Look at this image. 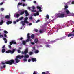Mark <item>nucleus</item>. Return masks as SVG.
Returning <instances> with one entry per match:
<instances>
[{
	"instance_id": "f257e3e1",
	"label": "nucleus",
	"mask_w": 74,
	"mask_h": 74,
	"mask_svg": "<svg viewBox=\"0 0 74 74\" xmlns=\"http://www.w3.org/2000/svg\"><path fill=\"white\" fill-rule=\"evenodd\" d=\"M28 53V48H27L25 51H23L21 52V54L22 55H24L25 56H24V58H28L29 57V56L28 54H27V53Z\"/></svg>"
},
{
	"instance_id": "f03ea898",
	"label": "nucleus",
	"mask_w": 74,
	"mask_h": 74,
	"mask_svg": "<svg viewBox=\"0 0 74 74\" xmlns=\"http://www.w3.org/2000/svg\"><path fill=\"white\" fill-rule=\"evenodd\" d=\"M15 63V61L13 59H12L10 61L5 62L6 64H8L9 65H12V64H13V63Z\"/></svg>"
},
{
	"instance_id": "7ed1b4c3",
	"label": "nucleus",
	"mask_w": 74,
	"mask_h": 74,
	"mask_svg": "<svg viewBox=\"0 0 74 74\" xmlns=\"http://www.w3.org/2000/svg\"><path fill=\"white\" fill-rule=\"evenodd\" d=\"M57 17L59 18H64V14H63L58 13L57 14Z\"/></svg>"
},
{
	"instance_id": "20e7f679",
	"label": "nucleus",
	"mask_w": 74,
	"mask_h": 74,
	"mask_svg": "<svg viewBox=\"0 0 74 74\" xmlns=\"http://www.w3.org/2000/svg\"><path fill=\"white\" fill-rule=\"evenodd\" d=\"M23 57H24V56L23 55H18L16 56V58H17V59H18V58H19V59H21V58H23Z\"/></svg>"
},
{
	"instance_id": "39448f33",
	"label": "nucleus",
	"mask_w": 74,
	"mask_h": 74,
	"mask_svg": "<svg viewBox=\"0 0 74 74\" xmlns=\"http://www.w3.org/2000/svg\"><path fill=\"white\" fill-rule=\"evenodd\" d=\"M24 12H25V16H29V14L27 11L26 10H25Z\"/></svg>"
},
{
	"instance_id": "423d86ee",
	"label": "nucleus",
	"mask_w": 74,
	"mask_h": 74,
	"mask_svg": "<svg viewBox=\"0 0 74 74\" xmlns=\"http://www.w3.org/2000/svg\"><path fill=\"white\" fill-rule=\"evenodd\" d=\"M34 16H36V15H39V11H37L36 13H34Z\"/></svg>"
},
{
	"instance_id": "0eeeda50",
	"label": "nucleus",
	"mask_w": 74,
	"mask_h": 74,
	"mask_svg": "<svg viewBox=\"0 0 74 74\" xmlns=\"http://www.w3.org/2000/svg\"><path fill=\"white\" fill-rule=\"evenodd\" d=\"M31 60L32 62H36L37 61V59L36 58H31Z\"/></svg>"
},
{
	"instance_id": "6e6552de",
	"label": "nucleus",
	"mask_w": 74,
	"mask_h": 74,
	"mask_svg": "<svg viewBox=\"0 0 74 74\" xmlns=\"http://www.w3.org/2000/svg\"><path fill=\"white\" fill-rule=\"evenodd\" d=\"M16 50V49L15 48L12 49V51L11 50V54H13V53Z\"/></svg>"
},
{
	"instance_id": "1a4fd4ad",
	"label": "nucleus",
	"mask_w": 74,
	"mask_h": 74,
	"mask_svg": "<svg viewBox=\"0 0 74 74\" xmlns=\"http://www.w3.org/2000/svg\"><path fill=\"white\" fill-rule=\"evenodd\" d=\"M15 60L16 63H19V62L20 61V60L17 58L15 59Z\"/></svg>"
},
{
	"instance_id": "9d476101",
	"label": "nucleus",
	"mask_w": 74,
	"mask_h": 74,
	"mask_svg": "<svg viewBox=\"0 0 74 74\" xmlns=\"http://www.w3.org/2000/svg\"><path fill=\"white\" fill-rule=\"evenodd\" d=\"M37 8L39 10V11H42L41 10V7H39V6H37Z\"/></svg>"
},
{
	"instance_id": "9b49d317",
	"label": "nucleus",
	"mask_w": 74,
	"mask_h": 74,
	"mask_svg": "<svg viewBox=\"0 0 74 74\" xmlns=\"http://www.w3.org/2000/svg\"><path fill=\"white\" fill-rule=\"evenodd\" d=\"M6 23L7 25H9V24H11V23H12V21H8Z\"/></svg>"
},
{
	"instance_id": "f8f14e48",
	"label": "nucleus",
	"mask_w": 74,
	"mask_h": 74,
	"mask_svg": "<svg viewBox=\"0 0 74 74\" xmlns=\"http://www.w3.org/2000/svg\"><path fill=\"white\" fill-rule=\"evenodd\" d=\"M6 53H10L11 54V50H9L8 51H7L6 52Z\"/></svg>"
},
{
	"instance_id": "ddd939ff",
	"label": "nucleus",
	"mask_w": 74,
	"mask_h": 74,
	"mask_svg": "<svg viewBox=\"0 0 74 74\" xmlns=\"http://www.w3.org/2000/svg\"><path fill=\"white\" fill-rule=\"evenodd\" d=\"M20 23L22 24L23 26H24V25H25V23L24 22V21H21L20 22Z\"/></svg>"
},
{
	"instance_id": "4468645a",
	"label": "nucleus",
	"mask_w": 74,
	"mask_h": 74,
	"mask_svg": "<svg viewBox=\"0 0 74 74\" xmlns=\"http://www.w3.org/2000/svg\"><path fill=\"white\" fill-rule=\"evenodd\" d=\"M27 37L28 39H30V34L28 33L27 35Z\"/></svg>"
},
{
	"instance_id": "2eb2a0df",
	"label": "nucleus",
	"mask_w": 74,
	"mask_h": 74,
	"mask_svg": "<svg viewBox=\"0 0 74 74\" xmlns=\"http://www.w3.org/2000/svg\"><path fill=\"white\" fill-rule=\"evenodd\" d=\"M5 18H6V19H10V16L8 15H6L5 16Z\"/></svg>"
},
{
	"instance_id": "dca6fc26",
	"label": "nucleus",
	"mask_w": 74,
	"mask_h": 74,
	"mask_svg": "<svg viewBox=\"0 0 74 74\" xmlns=\"http://www.w3.org/2000/svg\"><path fill=\"white\" fill-rule=\"evenodd\" d=\"M74 36V33H73V34H69L68 35V37H71V36Z\"/></svg>"
},
{
	"instance_id": "f3484780",
	"label": "nucleus",
	"mask_w": 74,
	"mask_h": 74,
	"mask_svg": "<svg viewBox=\"0 0 74 74\" xmlns=\"http://www.w3.org/2000/svg\"><path fill=\"white\" fill-rule=\"evenodd\" d=\"M32 39H30V38L29 39L28 38V39H27L26 41V42H29V41H32Z\"/></svg>"
},
{
	"instance_id": "a211bd4d",
	"label": "nucleus",
	"mask_w": 74,
	"mask_h": 74,
	"mask_svg": "<svg viewBox=\"0 0 74 74\" xmlns=\"http://www.w3.org/2000/svg\"><path fill=\"white\" fill-rule=\"evenodd\" d=\"M25 14V11H23L21 12L20 13V15H23V14Z\"/></svg>"
},
{
	"instance_id": "6ab92c4d",
	"label": "nucleus",
	"mask_w": 74,
	"mask_h": 74,
	"mask_svg": "<svg viewBox=\"0 0 74 74\" xmlns=\"http://www.w3.org/2000/svg\"><path fill=\"white\" fill-rule=\"evenodd\" d=\"M38 41V39L36 38L34 40V42H35V43H37Z\"/></svg>"
},
{
	"instance_id": "aec40b11",
	"label": "nucleus",
	"mask_w": 74,
	"mask_h": 74,
	"mask_svg": "<svg viewBox=\"0 0 74 74\" xmlns=\"http://www.w3.org/2000/svg\"><path fill=\"white\" fill-rule=\"evenodd\" d=\"M12 44H16V42L14 40L12 41Z\"/></svg>"
},
{
	"instance_id": "412c9836",
	"label": "nucleus",
	"mask_w": 74,
	"mask_h": 74,
	"mask_svg": "<svg viewBox=\"0 0 74 74\" xmlns=\"http://www.w3.org/2000/svg\"><path fill=\"white\" fill-rule=\"evenodd\" d=\"M70 22L71 23V24L72 25L73 24H74V22L72 21V20H71L70 21Z\"/></svg>"
},
{
	"instance_id": "4be33fe9",
	"label": "nucleus",
	"mask_w": 74,
	"mask_h": 74,
	"mask_svg": "<svg viewBox=\"0 0 74 74\" xmlns=\"http://www.w3.org/2000/svg\"><path fill=\"white\" fill-rule=\"evenodd\" d=\"M39 52V51L38 50H36L34 51L35 53H38Z\"/></svg>"
},
{
	"instance_id": "5701e85b",
	"label": "nucleus",
	"mask_w": 74,
	"mask_h": 74,
	"mask_svg": "<svg viewBox=\"0 0 74 74\" xmlns=\"http://www.w3.org/2000/svg\"><path fill=\"white\" fill-rule=\"evenodd\" d=\"M31 38H32V39H33L34 38V34H32L31 35Z\"/></svg>"
},
{
	"instance_id": "b1692460",
	"label": "nucleus",
	"mask_w": 74,
	"mask_h": 74,
	"mask_svg": "<svg viewBox=\"0 0 74 74\" xmlns=\"http://www.w3.org/2000/svg\"><path fill=\"white\" fill-rule=\"evenodd\" d=\"M4 23L3 20H2L1 22H0V25H2L3 23Z\"/></svg>"
},
{
	"instance_id": "393cba45",
	"label": "nucleus",
	"mask_w": 74,
	"mask_h": 74,
	"mask_svg": "<svg viewBox=\"0 0 74 74\" xmlns=\"http://www.w3.org/2000/svg\"><path fill=\"white\" fill-rule=\"evenodd\" d=\"M33 52L31 51L29 52V55H33Z\"/></svg>"
},
{
	"instance_id": "a878e982",
	"label": "nucleus",
	"mask_w": 74,
	"mask_h": 74,
	"mask_svg": "<svg viewBox=\"0 0 74 74\" xmlns=\"http://www.w3.org/2000/svg\"><path fill=\"white\" fill-rule=\"evenodd\" d=\"M56 42V40L51 41L50 42V43L51 44H53V43H55Z\"/></svg>"
},
{
	"instance_id": "bb28decb",
	"label": "nucleus",
	"mask_w": 74,
	"mask_h": 74,
	"mask_svg": "<svg viewBox=\"0 0 74 74\" xmlns=\"http://www.w3.org/2000/svg\"><path fill=\"white\" fill-rule=\"evenodd\" d=\"M5 49H3L2 50V53H4V52H5Z\"/></svg>"
},
{
	"instance_id": "cd10ccee",
	"label": "nucleus",
	"mask_w": 74,
	"mask_h": 74,
	"mask_svg": "<svg viewBox=\"0 0 74 74\" xmlns=\"http://www.w3.org/2000/svg\"><path fill=\"white\" fill-rule=\"evenodd\" d=\"M66 12L67 14H70L71 13L69 10H66Z\"/></svg>"
},
{
	"instance_id": "c85d7f7f",
	"label": "nucleus",
	"mask_w": 74,
	"mask_h": 74,
	"mask_svg": "<svg viewBox=\"0 0 74 74\" xmlns=\"http://www.w3.org/2000/svg\"><path fill=\"white\" fill-rule=\"evenodd\" d=\"M22 44L23 45H26V41H23V43Z\"/></svg>"
},
{
	"instance_id": "c756f323",
	"label": "nucleus",
	"mask_w": 74,
	"mask_h": 74,
	"mask_svg": "<svg viewBox=\"0 0 74 74\" xmlns=\"http://www.w3.org/2000/svg\"><path fill=\"white\" fill-rule=\"evenodd\" d=\"M24 22L25 23H29V22L27 20L24 21Z\"/></svg>"
},
{
	"instance_id": "7c9ffc66",
	"label": "nucleus",
	"mask_w": 74,
	"mask_h": 74,
	"mask_svg": "<svg viewBox=\"0 0 74 74\" xmlns=\"http://www.w3.org/2000/svg\"><path fill=\"white\" fill-rule=\"evenodd\" d=\"M19 16H20V15L18 14H17L16 15V16L17 18H18V17H19Z\"/></svg>"
},
{
	"instance_id": "2f4dec72",
	"label": "nucleus",
	"mask_w": 74,
	"mask_h": 74,
	"mask_svg": "<svg viewBox=\"0 0 74 74\" xmlns=\"http://www.w3.org/2000/svg\"><path fill=\"white\" fill-rule=\"evenodd\" d=\"M49 16L47 14V19H49Z\"/></svg>"
},
{
	"instance_id": "473e14b6",
	"label": "nucleus",
	"mask_w": 74,
	"mask_h": 74,
	"mask_svg": "<svg viewBox=\"0 0 74 74\" xmlns=\"http://www.w3.org/2000/svg\"><path fill=\"white\" fill-rule=\"evenodd\" d=\"M68 8V6L66 5L65 6V8L64 9V10H66Z\"/></svg>"
},
{
	"instance_id": "72a5a7b5",
	"label": "nucleus",
	"mask_w": 74,
	"mask_h": 74,
	"mask_svg": "<svg viewBox=\"0 0 74 74\" xmlns=\"http://www.w3.org/2000/svg\"><path fill=\"white\" fill-rule=\"evenodd\" d=\"M31 11L32 12H36V10H34V9H33V10H31Z\"/></svg>"
},
{
	"instance_id": "f704fd0d",
	"label": "nucleus",
	"mask_w": 74,
	"mask_h": 74,
	"mask_svg": "<svg viewBox=\"0 0 74 74\" xmlns=\"http://www.w3.org/2000/svg\"><path fill=\"white\" fill-rule=\"evenodd\" d=\"M22 4V3H18V5H21Z\"/></svg>"
},
{
	"instance_id": "c9c22d12",
	"label": "nucleus",
	"mask_w": 74,
	"mask_h": 74,
	"mask_svg": "<svg viewBox=\"0 0 74 74\" xmlns=\"http://www.w3.org/2000/svg\"><path fill=\"white\" fill-rule=\"evenodd\" d=\"M4 32L5 34H7V33H8V32L6 30H4Z\"/></svg>"
},
{
	"instance_id": "e433bc0d",
	"label": "nucleus",
	"mask_w": 74,
	"mask_h": 74,
	"mask_svg": "<svg viewBox=\"0 0 74 74\" xmlns=\"http://www.w3.org/2000/svg\"><path fill=\"white\" fill-rule=\"evenodd\" d=\"M27 19H28V17H26L25 18L24 21H27Z\"/></svg>"
},
{
	"instance_id": "4c0bfd02",
	"label": "nucleus",
	"mask_w": 74,
	"mask_h": 74,
	"mask_svg": "<svg viewBox=\"0 0 74 74\" xmlns=\"http://www.w3.org/2000/svg\"><path fill=\"white\" fill-rule=\"evenodd\" d=\"M39 32H40V33H42L43 32V30H40Z\"/></svg>"
},
{
	"instance_id": "58836bf2",
	"label": "nucleus",
	"mask_w": 74,
	"mask_h": 74,
	"mask_svg": "<svg viewBox=\"0 0 74 74\" xmlns=\"http://www.w3.org/2000/svg\"><path fill=\"white\" fill-rule=\"evenodd\" d=\"M48 42H47V44H50L51 43V41H50V40H48Z\"/></svg>"
},
{
	"instance_id": "ea45409f",
	"label": "nucleus",
	"mask_w": 74,
	"mask_h": 74,
	"mask_svg": "<svg viewBox=\"0 0 74 74\" xmlns=\"http://www.w3.org/2000/svg\"><path fill=\"white\" fill-rule=\"evenodd\" d=\"M23 19V17H21L20 18H19V20H22V19Z\"/></svg>"
},
{
	"instance_id": "a19ab883",
	"label": "nucleus",
	"mask_w": 74,
	"mask_h": 74,
	"mask_svg": "<svg viewBox=\"0 0 74 74\" xmlns=\"http://www.w3.org/2000/svg\"><path fill=\"white\" fill-rule=\"evenodd\" d=\"M51 45H47V47H49V48H50L51 47Z\"/></svg>"
},
{
	"instance_id": "79ce46f5",
	"label": "nucleus",
	"mask_w": 74,
	"mask_h": 74,
	"mask_svg": "<svg viewBox=\"0 0 74 74\" xmlns=\"http://www.w3.org/2000/svg\"><path fill=\"white\" fill-rule=\"evenodd\" d=\"M51 21H53V20H49V22H47V23H49Z\"/></svg>"
},
{
	"instance_id": "37998d69",
	"label": "nucleus",
	"mask_w": 74,
	"mask_h": 74,
	"mask_svg": "<svg viewBox=\"0 0 74 74\" xmlns=\"http://www.w3.org/2000/svg\"><path fill=\"white\" fill-rule=\"evenodd\" d=\"M3 35H0V38H2V37H3Z\"/></svg>"
},
{
	"instance_id": "c03bdc74",
	"label": "nucleus",
	"mask_w": 74,
	"mask_h": 74,
	"mask_svg": "<svg viewBox=\"0 0 74 74\" xmlns=\"http://www.w3.org/2000/svg\"><path fill=\"white\" fill-rule=\"evenodd\" d=\"M23 60L24 62H26V61H27V59H26L24 58L23 59Z\"/></svg>"
},
{
	"instance_id": "a18cd8bd",
	"label": "nucleus",
	"mask_w": 74,
	"mask_h": 74,
	"mask_svg": "<svg viewBox=\"0 0 74 74\" xmlns=\"http://www.w3.org/2000/svg\"><path fill=\"white\" fill-rule=\"evenodd\" d=\"M4 36L5 37H7V34H4Z\"/></svg>"
},
{
	"instance_id": "49530a36",
	"label": "nucleus",
	"mask_w": 74,
	"mask_h": 74,
	"mask_svg": "<svg viewBox=\"0 0 74 74\" xmlns=\"http://www.w3.org/2000/svg\"><path fill=\"white\" fill-rule=\"evenodd\" d=\"M9 48H10V49H11V45H8Z\"/></svg>"
},
{
	"instance_id": "de8ad7c7",
	"label": "nucleus",
	"mask_w": 74,
	"mask_h": 74,
	"mask_svg": "<svg viewBox=\"0 0 74 74\" xmlns=\"http://www.w3.org/2000/svg\"><path fill=\"white\" fill-rule=\"evenodd\" d=\"M40 22V20H38L36 21V23H38V22Z\"/></svg>"
},
{
	"instance_id": "09e8293b",
	"label": "nucleus",
	"mask_w": 74,
	"mask_h": 74,
	"mask_svg": "<svg viewBox=\"0 0 74 74\" xmlns=\"http://www.w3.org/2000/svg\"><path fill=\"white\" fill-rule=\"evenodd\" d=\"M33 3H34V4H36L37 3H36V1H34L33 2Z\"/></svg>"
},
{
	"instance_id": "8fccbe9b",
	"label": "nucleus",
	"mask_w": 74,
	"mask_h": 74,
	"mask_svg": "<svg viewBox=\"0 0 74 74\" xmlns=\"http://www.w3.org/2000/svg\"><path fill=\"white\" fill-rule=\"evenodd\" d=\"M28 62H29V63L30 62V61H31V59H28Z\"/></svg>"
},
{
	"instance_id": "3c124183",
	"label": "nucleus",
	"mask_w": 74,
	"mask_h": 74,
	"mask_svg": "<svg viewBox=\"0 0 74 74\" xmlns=\"http://www.w3.org/2000/svg\"><path fill=\"white\" fill-rule=\"evenodd\" d=\"M3 3H4L3 2H1L0 3V5H2L3 4Z\"/></svg>"
},
{
	"instance_id": "603ef678",
	"label": "nucleus",
	"mask_w": 74,
	"mask_h": 74,
	"mask_svg": "<svg viewBox=\"0 0 74 74\" xmlns=\"http://www.w3.org/2000/svg\"><path fill=\"white\" fill-rule=\"evenodd\" d=\"M12 41H11V42H10V45H12Z\"/></svg>"
},
{
	"instance_id": "864d4df0",
	"label": "nucleus",
	"mask_w": 74,
	"mask_h": 74,
	"mask_svg": "<svg viewBox=\"0 0 74 74\" xmlns=\"http://www.w3.org/2000/svg\"><path fill=\"white\" fill-rule=\"evenodd\" d=\"M0 10H1V11H4V8H1L0 9Z\"/></svg>"
},
{
	"instance_id": "5fc2aeb1",
	"label": "nucleus",
	"mask_w": 74,
	"mask_h": 74,
	"mask_svg": "<svg viewBox=\"0 0 74 74\" xmlns=\"http://www.w3.org/2000/svg\"><path fill=\"white\" fill-rule=\"evenodd\" d=\"M18 53H21V50H19L18 51Z\"/></svg>"
},
{
	"instance_id": "6e6d98bb",
	"label": "nucleus",
	"mask_w": 74,
	"mask_h": 74,
	"mask_svg": "<svg viewBox=\"0 0 74 74\" xmlns=\"http://www.w3.org/2000/svg\"><path fill=\"white\" fill-rule=\"evenodd\" d=\"M1 63L2 64H5V63H4L3 62H1Z\"/></svg>"
},
{
	"instance_id": "4d7b16f0",
	"label": "nucleus",
	"mask_w": 74,
	"mask_h": 74,
	"mask_svg": "<svg viewBox=\"0 0 74 74\" xmlns=\"http://www.w3.org/2000/svg\"><path fill=\"white\" fill-rule=\"evenodd\" d=\"M32 25V23H30L29 24V26H31Z\"/></svg>"
},
{
	"instance_id": "13d9d810",
	"label": "nucleus",
	"mask_w": 74,
	"mask_h": 74,
	"mask_svg": "<svg viewBox=\"0 0 74 74\" xmlns=\"http://www.w3.org/2000/svg\"><path fill=\"white\" fill-rule=\"evenodd\" d=\"M3 68H5V67H6V66L5 65H3Z\"/></svg>"
},
{
	"instance_id": "bf43d9fd",
	"label": "nucleus",
	"mask_w": 74,
	"mask_h": 74,
	"mask_svg": "<svg viewBox=\"0 0 74 74\" xmlns=\"http://www.w3.org/2000/svg\"><path fill=\"white\" fill-rule=\"evenodd\" d=\"M23 38L21 37L20 38V40H23Z\"/></svg>"
},
{
	"instance_id": "052dcab7",
	"label": "nucleus",
	"mask_w": 74,
	"mask_h": 74,
	"mask_svg": "<svg viewBox=\"0 0 74 74\" xmlns=\"http://www.w3.org/2000/svg\"><path fill=\"white\" fill-rule=\"evenodd\" d=\"M3 40L4 41H5V40H7V39L5 38H3Z\"/></svg>"
},
{
	"instance_id": "680f3d73",
	"label": "nucleus",
	"mask_w": 74,
	"mask_h": 74,
	"mask_svg": "<svg viewBox=\"0 0 74 74\" xmlns=\"http://www.w3.org/2000/svg\"><path fill=\"white\" fill-rule=\"evenodd\" d=\"M5 45L3 46L2 47V48L3 49H4V48H5Z\"/></svg>"
},
{
	"instance_id": "e2e57ef3",
	"label": "nucleus",
	"mask_w": 74,
	"mask_h": 74,
	"mask_svg": "<svg viewBox=\"0 0 74 74\" xmlns=\"http://www.w3.org/2000/svg\"><path fill=\"white\" fill-rule=\"evenodd\" d=\"M33 19V18H32V17H29V19L31 20H32Z\"/></svg>"
},
{
	"instance_id": "0e129e2a",
	"label": "nucleus",
	"mask_w": 74,
	"mask_h": 74,
	"mask_svg": "<svg viewBox=\"0 0 74 74\" xmlns=\"http://www.w3.org/2000/svg\"><path fill=\"white\" fill-rule=\"evenodd\" d=\"M32 8L33 10H34V9H35V7H34V6H33L32 7Z\"/></svg>"
},
{
	"instance_id": "69168bd1",
	"label": "nucleus",
	"mask_w": 74,
	"mask_h": 74,
	"mask_svg": "<svg viewBox=\"0 0 74 74\" xmlns=\"http://www.w3.org/2000/svg\"><path fill=\"white\" fill-rule=\"evenodd\" d=\"M64 38H66V37H65L61 38V39H64Z\"/></svg>"
},
{
	"instance_id": "338daca9",
	"label": "nucleus",
	"mask_w": 74,
	"mask_h": 74,
	"mask_svg": "<svg viewBox=\"0 0 74 74\" xmlns=\"http://www.w3.org/2000/svg\"><path fill=\"white\" fill-rule=\"evenodd\" d=\"M33 49L34 50H34H35V47H33Z\"/></svg>"
},
{
	"instance_id": "774afa93",
	"label": "nucleus",
	"mask_w": 74,
	"mask_h": 74,
	"mask_svg": "<svg viewBox=\"0 0 74 74\" xmlns=\"http://www.w3.org/2000/svg\"><path fill=\"white\" fill-rule=\"evenodd\" d=\"M71 4H74V1H73L71 3Z\"/></svg>"
}]
</instances>
